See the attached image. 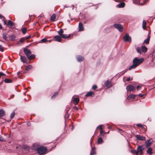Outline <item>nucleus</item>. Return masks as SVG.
I'll use <instances>...</instances> for the list:
<instances>
[{"instance_id": "1", "label": "nucleus", "mask_w": 155, "mask_h": 155, "mask_svg": "<svg viewBox=\"0 0 155 155\" xmlns=\"http://www.w3.org/2000/svg\"><path fill=\"white\" fill-rule=\"evenodd\" d=\"M144 61L143 58H135L133 60V63L137 65V66L140 65Z\"/></svg>"}, {"instance_id": "2", "label": "nucleus", "mask_w": 155, "mask_h": 155, "mask_svg": "<svg viewBox=\"0 0 155 155\" xmlns=\"http://www.w3.org/2000/svg\"><path fill=\"white\" fill-rule=\"evenodd\" d=\"M37 150L38 153L39 154H44L47 152V150L46 148L42 147L37 149Z\"/></svg>"}, {"instance_id": "3", "label": "nucleus", "mask_w": 155, "mask_h": 155, "mask_svg": "<svg viewBox=\"0 0 155 155\" xmlns=\"http://www.w3.org/2000/svg\"><path fill=\"white\" fill-rule=\"evenodd\" d=\"M134 3L137 4L143 5L146 3L148 0H133Z\"/></svg>"}, {"instance_id": "4", "label": "nucleus", "mask_w": 155, "mask_h": 155, "mask_svg": "<svg viewBox=\"0 0 155 155\" xmlns=\"http://www.w3.org/2000/svg\"><path fill=\"white\" fill-rule=\"evenodd\" d=\"M123 40L125 42H130L131 41L130 37L129 36L127 33L123 37Z\"/></svg>"}, {"instance_id": "5", "label": "nucleus", "mask_w": 155, "mask_h": 155, "mask_svg": "<svg viewBox=\"0 0 155 155\" xmlns=\"http://www.w3.org/2000/svg\"><path fill=\"white\" fill-rule=\"evenodd\" d=\"M126 88L128 92H131L135 89L136 87L132 85H129L127 86Z\"/></svg>"}, {"instance_id": "6", "label": "nucleus", "mask_w": 155, "mask_h": 155, "mask_svg": "<svg viewBox=\"0 0 155 155\" xmlns=\"http://www.w3.org/2000/svg\"><path fill=\"white\" fill-rule=\"evenodd\" d=\"M114 26L120 32H122L123 30V26L120 24H115L114 25Z\"/></svg>"}, {"instance_id": "7", "label": "nucleus", "mask_w": 155, "mask_h": 155, "mask_svg": "<svg viewBox=\"0 0 155 155\" xmlns=\"http://www.w3.org/2000/svg\"><path fill=\"white\" fill-rule=\"evenodd\" d=\"M145 148L143 146H139L137 148V150L138 153H140V154H141L143 153V150H144Z\"/></svg>"}, {"instance_id": "8", "label": "nucleus", "mask_w": 155, "mask_h": 155, "mask_svg": "<svg viewBox=\"0 0 155 155\" xmlns=\"http://www.w3.org/2000/svg\"><path fill=\"white\" fill-rule=\"evenodd\" d=\"M71 101L74 103L75 105H77L79 101V99L78 98H74L73 96L72 98Z\"/></svg>"}, {"instance_id": "9", "label": "nucleus", "mask_w": 155, "mask_h": 155, "mask_svg": "<svg viewBox=\"0 0 155 155\" xmlns=\"http://www.w3.org/2000/svg\"><path fill=\"white\" fill-rule=\"evenodd\" d=\"M135 137L137 139L139 140L144 141L146 140L145 137L144 136L139 135H136Z\"/></svg>"}, {"instance_id": "10", "label": "nucleus", "mask_w": 155, "mask_h": 155, "mask_svg": "<svg viewBox=\"0 0 155 155\" xmlns=\"http://www.w3.org/2000/svg\"><path fill=\"white\" fill-rule=\"evenodd\" d=\"M24 51L27 56V57L29 55H31V53L30 50L27 49H25Z\"/></svg>"}, {"instance_id": "11", "label": "nucleus", "mask_w": 155, "mask_h": 155, "mask_svg": "<svg viewBox=\"0 0 155 155\" xmlns=\"http://www.w3.org/2000/svg\"><path fill=\"white\" fill-rule=\"evenodd\" d=\"M54 38L55 39V40L57 41L61 42V38L60 36L58 35L55 36Z\"/></svg>"}, {"instance_id": "12", "label": "nucleus", "mask_w": 155, "mask_h": 155, "mask_svg": "<svg viewBox=\"0 0 155 155\" xmlns=\"http://www.w3.org/2000/svg\"><path fill=\"white\" fill-rule=\"evenodd\" d=\"M84 28L83 27L82 24L80 22L79 24V31H81L84 30Z\"/></svg>"}, {"instance_id": "13", "label": "nucleus", "mask_w": 155, "mask_h": 155, "mask_svg": "<svg viewBox=\"0 0 155 155\" xmlns=\"http://www.w3.org/2000/svg\"><path fill=\"white\" fill-rule=\"evenodd\" d=\"M94 96V93L92 91H90L88 92L86 95V97L91 96L93 97Z\"/></svg>"}, {"instance_id": "14", "label": "nucleus", "mask_w": 155, "mask_h": 155, "mask_svg": "<svg viewBox=\"0 0 155 155\" xmlns=\"http://www.w3.org/2000/svg\"><path fill=\"white\" fill-rule=\"evenodd\" d=\"M150 35H149V34H148V36H147V38L145 39L144 40V43H145L146 44H148L149 43V40H150Z\"/></svg>"}, {"instance_id": "15", "label": "nucleus", "mask_w": 155, "mask_h": 155, "mask_svg": "<svg viewBox=\"0 0 155 155\" xmlns=\"http://www.w3.org/2000/svg\"><path fill=\"white\" fill-rule=\"evenodd\" d=\"M146 147L147 148L150 145L151 143L150 142V140H147L145 142Z\"/></svg>"}, {"instance_id": "16", "label": "nucleus", "mask_w": 155, "mask_h": 155, "mask_svg": "<svg viewBox=\"0 0 155 155\" xmlns=\"http://www.w3.org/2000/svg\"><path fill=\"white\" fill-rule=\"evenodd\" d=\"M20 59L21 61L23 63H25L26 62L27 59L25 57L20 55Z\"/></svg>"}, {"instance_id": "17", "label": "nucleus", "mask_w": 155, "mask_h": 155, "mask_svg": "<svg viewBox=\"0 0 155 155\" xmlns=\"http://www.w3.org/2000/svg\"><path fill=\"white\" fill-rule=\"evenodd\" d=\"M84 59V58L81 56H78L77 57V60L78 62H81Z\"/></svg>"}, {"instance_id": "18", "label": "nucleus", "mask_w": 155, "mask_h": 155, "mask_svg": "<svg viewBox=\"0 0 155 155\" xmlns=\"http://www.w3.org/2000/svg\"><path fill=\"white\" fill-rule=\"evenodd\" d=\"M125 6V3L124 2L121 3L117 5V7L119 8H123Z\"/></svg>"}, {"instance_id": "19", "label": "nucleus", "mask_w": 155, "mask_h": 155, "mask_svg": "<svg viewBox=\"0 0 155 155\" xmlns=\"http://www.w3.org/2000/svg\"><path fill=\"white\" fill-rule=\"evenodd\" d=\"M146 22L145 20H143L142 23V28L144 30L146 29Z\"/></svg>"}, {"instance_id": "20", "label": "nucleus", "mask_w": 155, "mask_h": 155, "mask_svg": "<svg viewBox=\"0 0 155 155\" xmlns=\"http://www.w3.org/2000/svg\"><path fill=\"white\" fill-rule=\"evenodd\" d=\"M137 67V65L133 63V64L129 67V70H130L133 69Z\"/></svg>"}, {"instance_id": "21", "label": "nucleus", "mask_w": 155, "mask_h": 155, "mask_svg": "<svg viewBox=\"0 0 155 155\" xmlns=\"http://www.w3.org/2000/svg\"><path fill=\"white\" fill-rule=\"evenodd\" d=\"M58 34L61 37L63 35L64 33V31L62 29H60L59 31H57Z\"/></svg>"}, {"instance_id": "22", "label": "nucleus", "mask_w": 155, "mask_h": 155, "mask_svg": "<svg viewBox=\"0 0 155 155\" xmlns=\"http://www.w3.org/2000/svg\"><path fill=\"white\" fill-rule=\"evenodd\" d=\"M5 115L4 111L2 109H0V117L4 116Z\"/></svg>"}, {"instance_id": "23", "label": "nucleus", "mask_w": 155, "mask_h": 155, "mask_svg": "<svg viewBox=\"0 0 155 155\" xmlns=\"http://www.w3.org/2000/svg\"><path fill=\"white\" fill-rule=\"evenodd\" d=\"M105 85L106 87H110L111 86V82L109 81H107L105 82Z\"/></svg>"}, {"instance_id": "24", "label": "nucleus", "mask_w": 155, "mask_h": 155, "mask_svg": "<svg viewBox=\"0 0 155 155\" xmlns=\"http://www.w3.org/2000/svg\"><path fill=\"white\" fill-rule=\"evenodd\" d=\"M56 15L55 14H53L51 18V21H54L55 20Z\"/></svg>"}, {"instance_id": "25", "label": "nucleus", "mask_w": 155, "mask_h": 155, "mask_svg": "<svg viewBox=\"0 0 155 155\" xmlns=\"http://www.w3.org/2000/svg\"><path fill=\"white\" fill-rule=\"evenodd\" d=\"M35 57V55L33 54H32L29 55L28 56V57H27V58L29 60H31L34 58Z\"/></svg>"}, {"instance_id": "26", "label": "nucleus", "mask_w": 155, "mask_h": 155, "mask_svg": "<svg viewBox=\"0 0 155 155\" xmlns=\"http://www.w3.org/2000/svg\"><path fill=\"white\" fill-rule=\"evenodd\" d=\"M9 37L10 38L11 40L12 41H14L15 38V35L14 34L9 36Z\"/></svg>"}, {"instance_id": "27", "label": "nucleus", "mask_w": 155, "mask_h": 155, "mask_svg": "<svg viewBox=\"0 0 155 155\" xmlns=\"http://www.w3.org/2000/svg\"><path fill=\"white\" fill-rule=\"evenodd\" d=\"M70 36H71L70 34L69 35H67L63 34V35H62L61 38H62L65 39V38H69Z\"/></svg>"}, {"instance_id": "28", "label": "nucleus", "mask_w": 155, "mask_h": 155, "mask_svg": "<svg viewBox=\"0 0 155 155\" xmlns=\"http://www.w3.org/2000/svg\"><path fill=\"white\" fill-rule=\"evenodd\" d=\"M95 153V148H92L91 150L90 155H94Z\"/></svg>"}, {"instance_id": "29", "label": "nucleus", "mask_w": 155, "mask_h": 155, "mask_svg": "<svg viewBox=\"0 0 155 155\" xmlns=\"http://www.w3.org/2000/svg\"><path fill=\"white\" fill-rule=\"evenodd\" d=\"M0 18H1V19L3 18V21L4 25H7V22L5 20V17H4L3 16H2L1 14H0Z\"/></svg>"}, {"instance_id": "30", "label": "nucleus", "mask_w": 155, "mask_h": 155, "mask_svg": "<svg viewBox=\"0 0 155 155\" xmlns=\"http://www.w3.org/2000/svg\"><path fill=\"white\" fill-rule=\"evenodd\" d=\"M25 41V39L24 38H21L18 41L17 43L18 45H20L21 43H23Z\"/></svg>"}, {"instance_id": "31", "label": "nucleus", "mask_w": 155, "mask_h": 155, "mask_svg": "<svg viewBox=\"0 0 155 155\" xmlns=\"http://www.w3.org/2000/svg\"><path fill=\"white\" fill-rule=\"evenodd\" d=\"M141 49L143 52H145L147 51V48L145 46H142L141 48Z\"/></svg>"}, {"instance_id": "32", "label": "nucleus", "mask_w": 155, "mask_h": 155, "mask_svg": "<svg viewBox=\"0 0 155 155\" xmlns=\"http://www.w3.org/2000/svg\"><path fill=\"white\" fill-rule=\"evenodd\" d=\"M152 149L151 148H149L147 151V153L149 154H151L152 153Z\"/></svg>"}, {"instance_id": "33", "label": "nucleus", "mask_w": 155, "mask_h": 155, "mask_svg": "<svg viewBox=\"0 0 155 155\" xmlns=\"http://www.w3.org/2000/svg\"><path fill=\"white\" fill-rule=\"evenodd\" d=\"M5 82L6 83H11L12 82V81L10 79H5L4 80Z\"/></svg>"}, {"instance_id": "34", "label": "nucleus", "mask_w": 155, "mask_h": 155, "mask_svg": "<svg viewBox=\"0 0 155 155\" xmlns=\"http://www.w3.org/2000/svg\"><path fill=\"white\" fill-rule=\"evenodd\" d=\"M103 141L101 137H99L98 138L97 140V143H101Z\"/></svg>"}, {"instance_id": "35", "label": "nucleus", "mask_w": 155, "mask_h": 155, "mask_svg": "<svg viewBox=\"0 0 155 155\" xmlns=\"http://www.w3.org/2000/svg\"><path fill=\"white\" fill-rule=\"evenodd\" d=\"M32 66L31 65H29L27 66L25 68V70L26 71H28L32 68Z\"/></svg>"}, {"instance_id": "36", "label": "nucleus", "mask_w": 155, "mask_h": 155, "mask_svg": "<svg viewBox=\"0 0 155 155\" xmlns=\"http://www.w3.org/2000/svg\"><path fill=\"white\" fill-rule=\"evenodd\" d=\"M24 149L27 151H28L29 150V147L27 146H24L23 147Z\"/></svg>"}, {"instance_id": "37", "label": "nucleus", "mask_w": 155, "mask_h": 155, "mask_svg": "<svg viewBox=\"0 0 155 155\" xmlns=\"http://www.w3.org/2000/svg\"><path fill=\"white\" fill-rule=\"evenodd\" d=\"M48 41V40L46 38H44L42 39L40 41V42L45 43Z\"/></svg>"}, {"instance_id": "38", "label": "nucleus", "mask_w": 155, "mask_h": 155, "mask_svg": "<svg viewBox=\"0 0 155 155\" xmlns=\"http://www.w3.org/2000/svg\"><path fill=\"white\" fill-rule=\"evenodd\" d=\"M13 22H12V21H11L10 20H9L8 22V24L7 23V25H9L10 26H12L13 25Z\"/></svg>"}, {"instance_id": "39", "label": "nucleus", "mask_w": 155, "mask_h": 155, "mask_svg": "<svg viewBox=\"0 0 155 155\" xmlns=\"http://www.w3.org/2000/svg\"><path fill=\"white\" fill-rule=\"evenodd\" d=\"M7 33H3V35H2V36H3V38L5 40H7Z\"/></svg>"}, {"instance_id": "40", "label": "nucleus", "mask_w": 155, "mask_h": 155, "mask_svg": "<svg viewBox=\"0 0 155 155\" xmlns=\"http://www.w3.org/2000/svg\"><path fill=\"white\" fill-rule=\"evenodd\" d=\"M27 31V29L26 28H23L22 30V31L23 34H25Z\"/></svg>"}, {"instance_id": "41", "label": "nucleus", "mask_w": 155, "mask_h": 155, "mask_svg": "<svg viewBox=\"0 0 155 155\" xmlns=\"http://www.w3.org/2000/svg\"><path fill=\"white\" fill-rule=\"evenodd\" d=\"M146 95V94H139L138 95L140 97L144 98Z\"/></svg>"}, {"instance_id": "42", "label": "nucleus", "mask_w": 155, "mask_h": 155, "mask_svg": "<svg viewBox=\"0 0 155 155\" xmlns=\"http://www.w3.org/2000/svg\"><path fill=\"white\" fill-rule=\"evenodd\" d=\"M132 152L134 153H135L137 155H138L139 154L137 150H133L132 151Z\"/></svg>"}, {"instance_id": "43", "label": "nucleus", "mask_w": 155, "mask_h": 155, "mask_svg": "<svg viewBox=\"0 0 155 155\" xmlns=\"http://www.w3.org/2000/svg\"><path fill=\"white\" fill-rule=\"evenodd\" d=\"M15 115V113L14 112H13L12 113V114L10 115V118L12 119V118Z\"/></svg>"}, {"instance_id": "44", "label": "nucleus", "mask_w": 155, "mask_h": 155, "mask_svg": "<svg viewBox=\"0 0 155 155\" xmlns=\"http://www.w3.org/2000/svg\"><path fill=\"white\" fill-rule=\"evenodd\" d=\"M4 48L1 45H0V51L3 52L4 51Z\"/></svg>"}, {"instance_id": "45", "label": "nucleus", "mask_w": 155, "mask_h": 155, "mask_svg": "<svg viewBox=\"0 0 155 155\" xmlns=\"http://www.w3.org/2000/svg\"><path fill=\"white\" fill-rule=\"evenodd\" d=\"M137 51L138 53H140V54L141 53V50L139 48L137 47Z\"/></svg>"}, {"instance_id": "46", "label": "nucleus", "mask_w": 155, "mask_h": 155, "mask_svg": "<svg viewBox=\"0 0 155 155\" xmlns=\"http://www.w3.org/2000/svg\"><path fill=\"white\" fill-rule=\"evenodd\" d=\"M127 70H126L124 71H122L120 73V74H121V75H123V74H125V73L127 71Z\"/></svg>"}, {"instance_id": "47", "label": "nucleus", "mask_w": 155, "mask_h": 155, "mask_svg": "<svg viewBox=\"0 0 155 155\" xmlns=\"http://www.w3.org/2000/svg\"><path fill=\"white\" fill-rule=\"evenodd\" d=\"M97 88V86L96 85H94L92 87V89L93 90H95Z\"/></svg>"}, {"instance_id": "48", "label": "nucleus", "mask_w": 155, "mask_h": 155, "mask_svg": "<svg viewBox=\"0 0 155 155\" xmlns=\"http://www.w3.org/2000/svg\"><path fill=\"white\" fill-rule=\"evenodd\" d=\"M102 125H99L98 127L97 128L101 130H102Z\"/></svg>"}, {"instance_id": "49", "label": "nucleus", "mask_w": 155, "mask_h": 155, "mask_svg": "<svg viewBox=\"0 0 155 155\" xmlns=\"http://www.w3.org/2000/svg\"><path fill=\"white\" fill-rule=\"evenodd\" d=\"M58 94V93L57 92H56L54 94V95H53L52 96H51V98H53L54 97V96L56 95H57Z\"/></svg>"}, {"instance_id": "50", "label": "nucleus", "mask_w": 155, "mask_h": 155, "mask_svg": "<svg viewBox=\"0 0 155 155\" xmlns=\"http://www.w3.org/2000/svg\"><path fill=\"white\" fill-rule=\"evenodd\" d=\"M58 94V93L57 92H56L54 94V95H53L52 96H51V98H53L54 97V96L56 95H57Z\"/></svg>"}, {"instance_id": "51", "label": "nucleus", "mask_w": 155, "mask_h": 155, "mask_svg": "<svg viewBox=\"0 0 155 155\" xmlns=\"http://www.w3.org/2000/svg\"><path fill=\"white\" fill-rule=\"evenodd\" d=\"M141 86L140 85H137V90H139L140 89Z\"/></svg>"}, {"instance_id": "52", "label": "nucleus", "mask_w": 155, "mask_h": 155, "mask_svg": "<svg viewBox=\"0 0 155 155\" xmlns=\"http://www.w3.org/2000/svg\"><path fill=\"white\" fill-rule=\"evenodd\" d=\"M131 98H132V97H131V94L129 96L127 97V99H128V100H129L130 99H131Z\"/></svg>"}, {"instance_id": "53", "label": "nucleus", "mask_w": 155, "mask_h": 155, "mask_svg": "<svg viewBox=\"0 0 155 155\" xmlns=\"http://www.w3.org/2000/svg\"><path fill=\"white\" fill-rule=\"evenodd\" d=\"M137 126L138 127H142V125L140 124H138L137 125Z\"/></svg>"}, {"instance_id": "54", "label": "nucleus", "mask_w": 155, "mask_h": 155, "mask_svg": "<svg viewBox=\"0 0 155 155\" xmlns=\"http://www.w3.org/2000/svg\"><path fill=\"white\" fill-rule=\"evenodd\" d=\"M5 74L2 72H0V75L1 76H5Z\"/></svg>"}, {"instance_id": "55", "label": "nucleus", "mask_w": 155, "mask_h": 155, "mask_svg": "<svg viewBox=\"0 0 155 155\" xmlns=\"http://www.w3.org/2000/svg\"><path fill=\"white\" fill-rule=\"evenodd\" d=\"M131 96L132 98H134L136 97V95L134 94H131Z\"/></svg>"}, {"instance_id": "56", "label": "nucleus", "mask_w": 155, "mask_h": 155, "mask_svg": "<svg viewBox=\"0 0 155 155\" xmlns=\"http://www.w3.org/2000/svg\"><path fill=\"white\" fill-rule=\"evenodd\" d=\"M3 138L0 135V141H3Z\"/></svg>"}, {"instance_id": "57", "label": "nucleus", "mask_w": 155, "mask_h": 155, "mask_svg": "<svg viewBox=\"0 0 155 155\" xmlns=\"http://www.w3.org/2000/svg\"><path fill=\"white\" fill-rule=\"evenodd\" d=\"M104 132L103 130H101V131H100V134H102L104 133Z\"/></svg>"}, {"instance_id": "58", "label": "nucleus", "mask_w": 155, "mask_h": 155, "mask_svg": "<svg viewBox=\"0 0 155 155\" xmlns=\"http://www.w3.org/2000/svg\"><path fill=\"white\" fill-rule=\"evenodd\" d=\"M130 77L127 79L126 81H130Z\"/></svg>"}, {"instance_id": "59", "label": "nucleus", "mask_w": 155, "mask_h": 155, "mask_svg": "<svg viewBox=\"0 0 155 155\" xmlns=\"http://www.w3.org/2000/svg\"><path fill=\"white\" fill-rule=\"evenodd\" d=\"M27 126H31L30 123V122H28L27 124Z\"/></svg>"}, {"instance_id": "60", "label": "nucleus", "mask_w": 155, "mask_h": 155, "mask_svg": "<svg viewBox=\"0 0 155 155\" xmlns=\"http://www.w3.org/2000/svg\"><path fill=\"white\" fill-rule=\"evenodd\" d=\"M74 108H75L77 110H78V108L76 106L74 107Z\"/></svg>"}, {"instance_id": "61", "label": "nucleus", "mask_w": 155, "mask_h": 155, "mask_svg": "<svg viewBox=\"0 0 155 155\" xmlns=\"http://www.w3.org/2000/svg\"><path fill=\"white\" fill-rule=\"evenodd\" d=\"M20 73V72H17V75H18Z\"/></svg>"}, {"instance_id": "62", "label": "nucleus", "mask_w": 155, "mask_h": 155, "mask_svg": "<svg viewBox=\"0 0 155 155\" xmlns=\"http://www.w3.org/2000/svg\"><path fill=\"white\" fill-rule=\"evenodd\" d=\"M30 38V36H28V37H26V38L27 39H29V38Z\"/></svg>"}, {"instance_id": "63", "label": "nucleus", "mask_w": 155, "mask_h": 155, "mask_svg": "<svg viewBox=\"0 0 155 155\" xmlns=\"http://www.w3.org/2000/svg\"><path fill=\"white\" fill-rule=\"evenodd\" d=\"M0 28L1 29H2V25L1 24H0Z\"/></svg>"}, {"instance_id": "64", "label": "nucleus", "mask_w": 155, "mask_h": 155, "mask_svg": "<svg viewBox=\"0 0 155 155\" xmlns=\"http://www.w3.org/2000/svg\"><path fill=\"white\" fill-rule=\"evenodd\" d=\"M110 128H111L110 127H108V129H110Z\"/></svg>"}]
</instances>
